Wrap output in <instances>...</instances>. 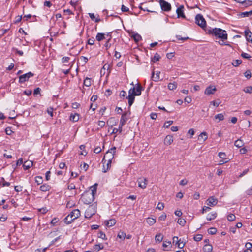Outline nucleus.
<instances>
[{
	"instance_id": "10",
	"label": "nucleus",
	"mask_w": 252,
	"mask_h": 252,
	"mask_svg": "<svg viewBox=\"0 0 252 252\" xmlns=\"http://www.w3.org/2000/svg\"><path fill=\"white\" fill-rule=\"evenodd\" d=\"M34 74L31 72H29L27 73L20 75L19 76V82L20 83H23L26 81H27L30 77H33Z\"/></svg>"
},
{
	"instance_id": "7",
	"label": "nucleus",
	"mask_w": 252,
	"mask_h": 252,
	"mask_svg": "<svg viewBox=\"0 0 252 252\" xmlns=\"http://www.w3.org/2000/svg\"><path fill=\"white\" fill-rule=\"evenodd\" d=\"M195 23L202 28H204L206 26V22L203 16L200 14L196 15Z\"/></svg>"
},
{
	"instance_id": "62",
	"label": "nucleus",
	"mask_w": 252,
	"mask_h": 252,
	"mask_svg": "<svg viewBox=\"0 0 252 252\" xmlns=\"http://www.w3.org/2000/svg\"><path fill=\"white\" fill-rule=\"evenodd\" d=\"M218 156L220 158H222V159L225 158V157H226L225 153H223V152L219 153Z\"/></svg>"
},
{
	"instance_id": "35",
	"label": "nucleus",
	"mask_w": 252,
	"mask_h": 252,
	"mask_svg": "<svg viewBox=\"0 0 252 252\" xmlns=\"http://www.w3.org/2000/svg\"><path fill=\"white\" fill-rule=\"evenodd\" d=\"M160 58V55L158 53H156L155 54V55L154 56V57L151 58V61L154 63H155V62L159 61Z\"/></svg>"
},
{
	"instance_id": "42",
	"label": "nucleus",
	"mask_w": 252,
	"mask_h": 252,
	"mask_svg": "<svg viewBox=\"0 0 252 252\" xmlns=\"http://www.w3.org/2000/svg\"><path fill=\"white\" fill-rule=\"evenodd\" d=\"M235 219H236V217L234 215V214H229L227 216V220L229 221H232L234 220H235Z\"/></svg>"
},
{
	"instance_id": "11",
	"label": "nucleus",
	"mask_w": 252,
	"mask_h": 252,
	"mask_svg": "<svg viewBox=\"0 0 252 252\" xmlns=\"http://www.w3.org/2000/svg\"><path fill=\"white\" fill-rule=\"evenodd\" d=\"M184 7L183 5H180L176 10L178 18L186 19V16L184 13Z\"/></svg>"
},
{
	"instance_id": "41",
	"label": "nucleus",
	"mask_w": 252,
	"mask_h": 252,
	"mask_svg": "<svg viewBox=\"0 0 252 252\" xmlns=\"http://www.w3.org/2000/svg\"><path fill=\"white\" fill-rule=\"evenodd\" d=\"M243 91L246 93L252 94V86H247L243 89Z\"/></svg>"
},
{
	"instance_id": "13",
	"label": "nucleus",
	"mask_w": 252,
	"mask_h": 252,
	"mask_svg": "<svg viewBox=\"0 0 252 252\" xmlns=\"http://www.w3.org/2000/svg\"><path fill=\"white\" fill-rule=\"evenodd\" d=\"M217 89L215 86L210 85L206 88L205 90L204 93L207 95H210L214 94L216 91Z\"/></svg>"
},
{
	"instance_id": "37",
	"label": "nucleus",
	"mask_w": 252,
	"mask_h": 252,
	"mask_svg": "<svg viewBox=\"0 0 252 252\" xmlns=\"http://www.w3.org/2000/svg\"><path fill=\"white\" fill-rule=\"evenodd\" d=\"M35 182L37 184V185H40L43 183V179L41 176H37L35 177Z\"/></svg>"
},
{
	"instance_id": "24",
	"label": "nucleus",
	"mask_w": 252,
	"mask_h": 252,
	"mask_svg": "<svg viewBox=\"0 0 252 252\" xmlns=\"http://www.w3.org/2000/svg\"><path fill=\"white\" fill-rule=\"evenodd\" d=\"M98 186V184L95 183L94 185L90 187V189L91 190V193H92L93 195L95 196L96 193L97 191V187Z\"/></svg>"
},
{
	"instance_id": "59",
	"label": "nucleus",
	"mask_w": 252,
	"mask_h": 252,
	"mask_svg": "<svg viewBox=\"0 0 252 252\" xmlns=\"http://www.w3.org/2000/svg\"><path fill=\"white\" fill-rule=\"evenodd\" d=\"M126 94V92L125 91L122 90L120 92L119 95L121 98H124Z\"/></svg>"
},
{
	"instance_id": "57",
	"label": "nucleus",
	"mask_w": 252,
	"mask_h": 252,
	"mask_svg": "<svg viewBox=\"0 0 252 252\" xmlns=\"http://www.w3.org/2000/svg\"><path fill=\"white\" fill-rule=\"evenodd\" d=\"M12 50L13 51H14L16 53H17L18 54H19L20 56H23V52L22 51L19 50L16 48H13L12 49Z\"/></svg>"
},
{
	"instance_id": "20",
	"label": "nucleus",
	"mask_w": 252,
	"mask_h": 252,
	"mask_svg": "<svg viewBox=\"0 0 252 252\" xmlns=\"http://www.w3.org/2000/svg\"><path fill=\"white\" fill-rule=\"evenodd\" d=\"M142 86L139 83L137 84L136 88H135V95L136 96H139L141 94V90H142Z\"/></svg>"
},
{
	"instance_id": "18",
	"label": "nucleus",
	"mask_w": 252,
	"mask_h": 252,
	"mask_svg": "<svg viewBox=\"0 0 252 252\" xmlns=\"http://www.w3.org/2000/svg\"><path fill=\"white\" fill-rule=\"evenodd\" d=\"M51 187L47 184H43L40 187V190L43 192L49 191Z\"/></svg>"
},
{
	"instance_id": "31",
	"label": "nucleus",
	"mask_w": 252,
	"mask_h": 252,
	"mask_svg": "<svg viewBox=\"0 0 252 252\" xmlns=\"http://www.w3.org/2000/svg\"><path fill=\"white\" fill-rule=\"evenodd\" d=\"M252 15V10L250 11H246L241 12L240 14V16L241 17H249L250 15Z\"/></svg>"
},
{
	"instance_id": "48",
	"label": "nucleus",
	"mask_w": 252,
	"mask_h": 252,
	"mask_svg": "<svg viewBox=\"0 0 252 252\" xmlns=\"http://www.w3.org/2000/svg\"><path fill=\"white\" fill-rule=\"evenodd\" d=\"M176 245H177L178 247L180 249H182L185 246V244L183 243V242H181V239L178 241V243H175Z\"/></svg>"
},
{
	"instance_id": "50",
	"label": "nucleus",
	"mask_w": 252,
	"mask_h": 252,
	"mask_svg": "<svg viewBox=\"0 0 252 252\" xmlns=\"http://www.w3.org/2000/svg\"><path fill=\"white\" fill-rule=\"evenodd\" d=\"M173 123V121H166V122H165L164 124V127L165 128H168L169 127V126L172 125Z\"/></svg>"
},
{
	"instance_id": "51",
	"label": "nucleus",
	"mask_w": 252,
	"mask_h": 252,
	"mask_svg": "<svg viewBox=\"0 0 252 252\" xmlns=\"http://www.w3.org/2000/svg\"><path fill=\"white\" fill-rule=\"evenodd\" d=\"M241 57L243 58L249 59L251 57V56L248 53L242 52L241 55Z\"/></svg>"
},
{
	"instance_id": "64",
	"label": "nucleus",
	"mask_w": 252,
	"mask_h": 252,
	"mask_svg": "<svg viewBox=\"0 0 252 252\" xmlns=\"http://www.w3.org/2000/svg\"><path fill=\"white\" fill-rule=\"evenodd\" d=\"M166 218V215L165 213H163L159 217V220H165Z\"/></svg>"
},
{
	"instance_id": "23",
	"label": "nucleus",
	"mask_w": 252,
	"mask_h": 252,
	"mask_svg": "<svg viewBox=\"0 0 252 252\" xmlns=\"http://www.w3.org/2000/svg\"><path fill=\"white\" fill-rule=\"evenodd\" d=\"M217 214L216 212H212L207 215V220H211L215 219L217 217Z\"/></svg>"
},
{
	"instance_id": "46",
	"label": "nucleus",
	"mask_w": 252,
	"mask_h": 252,
	"mask_svg": "<svg viewBox=\"0 0 252 252\" xmlns=\"http://www.w3.org/2000/svg\"><path fill=\"white\" fill-rule=\"evenodd\" d=\"M203 238V235H201V234H197L196 235L193 239L195 241H201Z\"/></svg>"
},
{
	"instance_id": "54",
	"label": "nucleus",
	"mask_w": 252,
	"mask_h": 252,
	"mask_svg": "<svg viewBox=\"0 0 252 252\" xmlns=\"http://www.w3.org/2000/svg\"><path fill=\"white\" fill-rule=\"evenodd\" d=\"M164 207V204L161 202H159L157 205V208L159 210H162Z\"/></svg>"
},
{
	"instance_id": "21",
	"label": "nucleus",
	"mask_w": 252,
	"mask_h": 252,
	"mask_svg": "<svg viewBox=\"0 0 252 252\" xmlns=\"http://www.w3.org/2000/svg\"><path fill=\"white\" fill-rule=\"evenodd\" d=\"M79 119V115L77 113L71 114L70 116V120L72 122H77Z\"/></svg>"
},
{
	"instance_id": "63",
	"label": "nucleus",
	"mask_w": 252,
	"mask_h": 252,
	"mask_svg": "<svg viewBox=\"0 0 252 252\" xmlns=\"http://www.w3.org/2000/svg\"><path fill=\"white\" fill-rule=\"evenodd\" d=\"M249 172V169L247 168V169H245L243 172L242 173H241L239 175V178H241L244 175H246L248 172Z\"/></svg>"
},
{
	"instance_id": "15",
	"label": "nucleus",
	"mask_w": 252,
	"mask_h": 252,
	"mask_svg": "<svg viewBox=\"0 0 252 252\" xmlns=\"http://www.w3.org/2000/svg\"><path fill=\"white\" fill-rule=\"evenodd\" d=\"M245 36L247 41L252 43V39L251 38L252 32L250 30L247 28L244 32Z\"/></svg>"
},
{
	"instance_id": "40",
	"label": "nucleus",
	"mask_w": 252,
	"mask_h": 252,
	"mask_svg": "<svg viewBox=\"0 0 252 252\" xmlns=\"http://www.w3.org/2000/svg\"><path fill=\"white\" fill-rule=\"evenodd\" d=\"M98 237L101 238L104 240H106L107 239L105 234L101 231H99V233H98Z\"/></svg>"
},
{
	"instance_id": "52",
	"label": "nucleus",
	"mask_w": 252,
	"mask_h": 252,
	"mask_svg": "<svg viewBox=\"0 0 252 252\" xmlns=\"http://www.w3.org/2000/svg\"><path fill=\"white\" fill-rule=\"evenodd\" d=\"M14 189L15 191L17 192H21L23 189V187L20 186H16L14 187Z\"/></svg>"
},
{
	"instance_id": "8",
	"label": "nucleus",
	"mask_w": 252,
	"mask_h": 252,
	"mask_svg": "<svg viewBox=\"0 0 252 252\" xmlns=\"http://www.w3.org/2000/svg\"><path fill=\"white\" fill-rule=\"evenodd\" d=\"M135 87L130 88L128 91V96L126 97L128 99L129 106L130 107L135 99Z\"/></svg>"
},
{
	"instance_id": "30",
	"label": "nucleus",
	"mask_w": 252,
	"mask_h": 252,
	"mask_svg": "<svg viewBox=\"0 0 252 252\" xmlns=\"http://www.w3.org/2000/svg\"><path fill=\"white\" fill-rule=\"evenodd\" d=\"M177 83L175 82L173 83H169L168 85V88L170 90H174L176 89Z\"/></svg>"
},
{
	"instance_id": "36",
	"label": "nucleus",
	"mask_w": 252,
	"mask_h": 252,
	"mask_svg": "<svg viewBox=\"0 0 252 252\" xmlns=\"http://www.w3.org/2000/svg\"><path fill=\"white\" fill-rule=\"evenodd\" d=\"M104 248V246L102 244H96L94 246V249L96 251L98 252L100 250H102Z\"/></svg>"
},
{
	"instance_id": "6",
	"label": "nucleus",
	"mask_w": 252,
	"mask_h": 252,
	"mask_svg": "<svg viewBox=\"0 0 252 252\" xmlns=\"http://www.w3.org/2000/svg\"><path fill=\"white\" fill-rule=\"evenodd\" d=\"M96 205H90L85 212L86 218H91L96 213Z\"/></svg>"
},
{
	"instance_id": "49",
	"label": "nucleus",
	"mask_w": 252,
	"mask_h": 252,
	"mask_svg": "<svg viewBox=\"0 0 252 252\" xmlns=\"http://www.w3.org/2000/svg\"><path fill=\"white\" fill-rule=\"evenodd\" d=\"M244 76L247 79H250L252 76L251 71L250 70H246L244 73Z\"/></svg>"
},
{
	"instance_id": "12",
	"label": "nucleus",
	"mask_w": 252,
	"mask_h": 252,
	"mask_svg": "<svg viewBox=\"0 0 252 252\" xmlns=\"http://www.w3.org/2000/svg\"><path fill=\"white\" fill-rule=\"evenodd\" d=\"M147 182V179L144 177L139 178L137 180L138 186L142 189H145L146 187Z\"/></svg>"
},
{
	"instance_id": "22",
	"label": "nucleus",
	"mask_w": 252,
	"mask_h": 252,
	"mask_svg": "<svg viewBox=\"0 0 252 252\" xmlns=\"http://www.w3.org/2000/svg\"><path fill=\"white\" fill-rule=\"evenodd\" d=\"M160 74V71H157L156 76H155L154 72L153 71L152 73V76H151L152 79L155 82L158 81V80L159 79Z\"/></svg>"
},
{
	"instance_id": "4",
	"label": "nucleus",
	"mask_w": 252,
	"mask_h": 252,
	"mask_svg": "<svg viewBox=\"0 0 252 252\" xmlns=\"http://www.w3.org/2000/svg\"><path fill=\"white\" fill-rule=\"evenodd\" d=\"M81 200L84 204H90L94 200V196L90 191H86L82 194Z\"/></svg>"
},
{
	"instance_id": "55",
	"label": "nucleus",
	"mask_w": 252,
	"mask_h": 252,
	"mask_svg": "<svg viewBox=\"0 0 252 252\" xmlns=\"http://www.w3.org/2000/svg\"><path fill=\"white\" fill-rule=\"evenodd\" d=\"M53 108L52 107H49L47 109V112L50 115L51 117L53 116Z\"/></svg>"
},
{
	"instance_id": "56",
	"label": "nucleus",
	"mask_w": 252,
	"mask_h": 252,
	"mask_svg": "<svg viewBox=\"0 0 252 252\" xmlns=\"http://www.w3.org/2000/svg\"><path fill=\"white\" fill-rule=\"evenodd\" d=\"M38 211L41 213L44 214L47 212L48 210L47 209L46 207H43L42 208L39 209L38 210Z\"/></svg>"
},
{
	"instance_id": "47",
	"label": "nucleus",
	"mask_w": 252,
	"mask_h": 252,
	"mask_svg": "<svg viewBox=\"0 0 252 252\" xmlns=\"http://www.w3.org/2000/svg\"><path fill=\"white\" fill-rule=\"evenodd\" d=\"M216 119H219V121H222L224 119V115L222 113H220L215 116Z\"/></svg>"
},
{
	"instance_id": "19",
	"label": "nucleus",
	"mask_w": 252,
	"mask_h": 252,
	"mask_svg": "<svg viewBox=\"0 0 252 252\" xmlns=\"http://www.w3.org/2000/svg\"><path fill=\"white\" fill-rule=\"evenodd\" d=\"M32 165L33 162L32 161H25L23 164L24 170H27L29 169L32 166Z\"/></svg>"
},
{
	"instance_id": "1",
	"label": "nucleus",
	"mask_w": 252,
	"mask_h": 252,
	"mask_svg": "<svg viewBox=\"0 0 252 252\" xmlns=\"http://www.w3.org/2000/svg\"><path fill=\"white\" fill-rule=\"evenodd\" d=\"M115 150H116V147H112V148H111V149L110 150H108L106 152L105 155H104L103 159V161L104 160H105L106 158H108V159L107 163L106 166L105 165H103L102 171L104 173H106L108 170H109L110 169L111 164L112 162V159L114 158V155L116 152Z\"/></svg>"
},
{
	"instance_id": "32",
	"label": "nucleus",
	"mask_w": 252,
	"mask_h": 252,
	"mask_svg": "<svg viewBox=\"0 0 252 252\" xmlns=\"http://www.w3.org/2000/svg\"><path fill=\"white\" fill-rule=\"evenodd\" d=\"M163 238V236L161 233H158L156 234L155 236V241L159 243L161 242Z\"/></svg>"
},
{
	"instance_id": "45",
	"label": "nucleus",
	"mask_w": 252,
	"mask_h": 252,
	"mask_svg": "<svg viewBox=\"0 0 252 252\" xmlns=\"http://www.w3.org/2000/svg\"><path fill=\"white\" fill-rule=\"evenodd\" d=\"M186 222V220L184 219H182V218L179 219L177 221V223L182 226H183L185 225Z\"/></svg>"
},
{
	"instance_id": "17",
	"label": "nucleus",
	"mask_w": 252,
	"mask_h": 252,
	"mask_svg": "<svg viewBox=\"0 0 252 252\" xmlns=\"http://www.w3.org/2000/svg\"><path fill=\"white\" fill-rule=\"evenodd\" d=\"M173 142V136L168 135L164 139V144L166 145H170Z\"/></svg>"
},
{
	"instance_id": "26",
	"label": "nucleus",
	"mask_w": 252,
	"mask_h": 252,
	"mask_svg": "<svg viewBox=\"0 0 252 252\" xmlns=\"http://www.w3.org/2000/svg\"><path fill=\"white\" fill-rule=\"evenodd\" d=\"M146 222L150 226H152L156 223V220L154 218L149 217L146 219Z\"/></svg>"
},
{
	"instance_id": "28",
	"label": "nucleus",
	"mask_w": 252,
	"mask_h": 252,
	"mask_svg": "<svg viewBox=\"0 0 252 252\" xmlns=\"http://www.w3.org/2000/svg\"><path fill=\"white\" fill-rule=\"evenodd\" d=\"M105 38V34L103 33H98L96 36V39L98 41H100Z\"/></svg>"
},
{
	"instance_id": "2",
	"label": "nucleus",
	"mask_w": 252,
	"mask_h": 252,
	"mask_svg": "<svg viewBox=\"0 0 252 252\" xmlns=\"http://www.w3.org/2000/svg\"><path fill=\"white\" fill-rule=\"evenodd\" d=\"M208 33L215 36L216 38H221L223 40H227L228 35L226 31L220 28H213L208 30Z\"/></svg>"
},
{
	"instance_id": "34",
	"label": "nucleus",
	"mask_w": 252,
	"mask_h": 252,
	"mask_svg": "<svg viewBox=\"0 0 252 252\" xmlns=\"http://www.w3.org/2000/svg\"><path fill=\"white\" fill-rule=\"evenodd\" d=\"M131 37L134 39V41L136 42H138L142 39L141 36L138 33H134L131 36Z\"/></svg>"
},
{
	"instance_id": "25",
	"label": "nucleus",
	"mask_w": 252,
	"mask_h": 252,
	"mask_svg": "<svg viewBox=\"0 0 252 252\" xmlns=\"http://www.w3.org/2000/svg\"><path fill=\"white\" fill-rule=\"evenodd\" d=\"M92 84V80L89 77H86L84 80L83 85L86 87H90Z\"/></svg>"
},
{
	"instance_id": "5",
	"label": "nucleus",
	"mask_w": 252,
	"mask_h": 252,
	"mask_svg": "<svg viewBox=\"0 0 252 252\" xmlns=\"http://www.w3.org/2000/svg\"><path fill=\"white\" fill-rule=\"evenodd\" d=\"M127 113L125 112L124 114H122L120 121V124L119 125V128H114L113 129V131L111 133V134H115L117 133L118 132H119V133H121L122 132V127L125 124V123L126 122V121L128 120V118L126 117Z\"/></svg>"
},
{
	"instance_id": "58",
	"label": "nucleus",
	"mask_w": 252,
	"mask_h": 252,
	"mask_svg": "<svg viewBox=\"0 0 252 252\" xmlns=\"http://www.w3.org/2000/svg\"><path fill=\"white\" fill-rule=\"evenodd\" d=\"M70 58L68 57H63L62 59V62L63 63H68Z\"/></svg>"
},
{
	"instance_id": "53",
	"label": "nucleus",
	"mask_w": 252,
	"mask_h": 252,
	"mask_svg": "<svg viewBox=\"0 0 252 252\" xmlns=\"http://www.w3.org/2000/svg\"><path fill=\"white\" fill-rule=\"evenodd\" d=\"M59 221V219L58 218H53L51 221V224L53 226L55 225L58 221Z\"/></svg>"
},
{
	"instance_id": "9",
	"label": "nucleus",
	"mask_w": 252,
	"mask_h": 252,
	"mask_svg": "<svg viewBox=\"0 0 252 252\" xmlns=\"http://www.w3.org/2000/svg\"><path fill=\"white\" fill-rule=\"evenodd\" d=\"M159 2L163 11L168 12L171 10V6L169 3L164 0H159Z\"/></svg>"
},
{
	"instance_id": "33",
	"label": "nucleus",
	"mask_w": 252,
	"mask_h": 252,
	"mask_svg": "<svg viewBox=\"0 0 252 252\" xmlns=\"http://www.w3.org/2000/svg\"><path fill=\"white\" fill-rule=\"evenodd\" d=\"M203 249L204 252H211L212 250V246L211 245H205Z\"/></svg>"
},
{
	"instance_id": "44",
	"label": "nucleus",
	"mask_w": 252,
	"mask_h": 252,
	"mask_svg": "<svg viewBox=\"0 0 252 252\" xmlns=\"http://www.w3.org/2000/svg\"><path fill=\"white\" fill-rule=\"evenodd\" d=\"M232 63L234 66H238L242 63V61L240 60H235L233 61Z\"/></svg>"
},
{
	"instance_id": "14",
	"label": "nucleus",
	"mask_w": 252,
	"mask_h": 252,
	"mask_svg": "<svg viewBox=\"0 0 252 252\" xmlns=\"http://www.w3.org/2000/svg\"><path fill=\"white\" fill-rule=\"evenodd\" d=\"M207 205L210 206H214L218 203V199L213 196L210 197L207 199Z\"/></svg>"
},
{
	"instance_id": "60",
	"label": "nucleus",
	"mask_w": 252,
	"mask_h": 252,
	"mask_svg": "<svg viewBox=\"0 0 252 252\" xmlns=\"http://www.w3.org/2000/svg\"><path fill=\"white\" fill-rule=\"evenodd\" d=\"M105 122L103 121H99L98 122V125L100 128H102L105 126Z\"/></svg>"
},
{
	"instance_id": "43",
	"label": "nucleus",
	"mask_w": 252,
	"mask_h": 252,
	"mask_svg": "<svg viewBox=\"0 0 252 252\" xmlns=\"http://www.w3.org/2000/svg\"><path fill=\"white\" fill-rule=\"evenodd\" d=\"M217 229L215 228H210L208 230V232L209 234L214 235L217 233Z\"/></svg>"
},
{
	"instance_id": "38",
	"label": "nucleus",
	"mask_w": 252,
	"mask_h": 252,
	"mask_svg": "<svg viewBox=\"0 0 252 252\" xmlns=\"http://www.w3.org/2000/svg\"><path fill=\"white\" fill-rule=\"evenodd\" d=\"M201 138L203 139V141H205L208 138L207 133L206 132L201 133L199 136L198 139H200Z\"/></svg>"
},
{
	"instance_id": "3",
	"label": "nucleus",
	"mask_w": 252,
	"mask_h": 252,
	"mask_svg": "<svg viewBox=\"0 0 252 252\" xmlns=\"http://www.w3.org/2000/svg\"><path fill=\"white\" fill-rule=\"evenodd\" d=\"M80 215V211L79 209H74L64 219V221L66 224H70Z\"/></svg>"
},
{
	"instance_id": "16",
	"label": "nucleus",
	"mask_w": 252,
	"mask_h": 252,
	"mask_svg": "<svg viewBox=\"0 0 252 252\" xmlns=\"http://www.w3.org/2000/svg\"><path fill=\"white\" fill-rule=\"evenodd\" d=\"M118 119H115L114 117H111L108 120L107 123H109L112 127L114 126H115L118 123Z\"/></svg>"
},
{
	"instance_id": "39",
	"label": "nucleus",
	"mask_w": 252,
	"mask_h": 252,
	"mask_svg": "<svg viewBox=\"0 0 252 252\" xmlns=\"http://www.w3.org/2000/svg\"><path fill=\"white\" fill-rule=\"evenodd\" d=\"M117 237L120 239H122L123 240H124L126 237V234L123 231H120L118 233Z\"/></svg>"
},
{
	"instance_id": "61",
	"label": "nucleus",
	"mask_w": 252,
	"mask_h": 252,
	"mask_svg": "<svg viewBox=\"0 0 252 252\" xmlns=\"http://www.w3.org/2000/svg\"><path fill=\"white\" fill-rule=\"evenodd\" d=\"M121 10L123 12H129V9L126 7L124 5H122L121 7Z\"/></svg>"
},
{
	"instance_id": "29",
	"label": "nucleus",
	"mask_w": 252,
	"mask_h": 252,
	"mask_svg": "<svg viewBox=\"0 0 252 252\" xmlns=\"http://www.w3.org/2000/svg\"><path fill=\"white\" fill-rule=\"evenodd\" d=\"M234 145L238 148H241L244 145V142L241 139H237L235 141Z\"/></svg>"
},
{
	"instance_id": "27",
	"label": "nucleus",
	"mask_w": 252,
	"mask_h": 252,
	"mask_svg": "<svg viewBox=\"0 0 252 252\" xmlns=\"http://www.w3.org/2000/svg\"><path fill=\"white\" fill-rule=\"evenodd\" d=\"M116 223V220L115 219H110L108 221H107L106 223V225L108 227H111L114 226Z\"/></svg>"
}]
</instances>
